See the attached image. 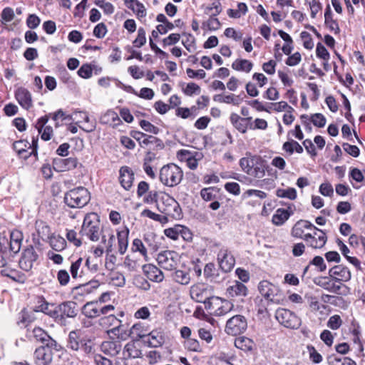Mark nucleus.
<instances>
[{"instance_id": "1", "label": "nucleus", "mask_w": 365, "mask_h": 365, "mask_svg": "<svg viewBox=\"0 0 365 365\" xmlns=\"http://www.w3.org/2000/svg\"><path fill=\"white\" fill-rule=\"evenodd\" d=\"M242 170L248 175L255 178H262L267 169L266 161L260 156L250 155L240 160Z\"/></svg>"}, {"instance_id": "2", "label": "nucleus", "mask_w": 365, "mask_h": 365, "mask_svg": "<svg viewBox=\"0 0 365 365\" xmlns=\"http://www.w3.org/2000/svg\"><path fill=\"white\" fill-rule=\"evenodd\" d=\"M103 227H101L100 217L96 212L86 215L81 227V233L86 236L90 240L97 242L100 239Z\"/></svg>"}, {"instance_id": "3", "label": "nucleus", "mask_w": 365, "mask_h": 365, "mask_svg": "<svg viewBox=\"0 0 365 365\" xmlns=\"http://www.w3.org/2000/svg\"><path fill=\"white\" fill-rule=\"evenodd\" d=\"M182 178V169L174 163L165 165L160 170V181L165 186H176L181 182Z\"/></svg>"}, {"instance_id": "4", "label": "nucleus", "mask_w": 365, "mask_h": 365, "mask_svg": "<svg viewBox=\"0 0 365 365\" xmlns=\"http://www.w3.org/2000/svg\"><path fill=\"white\" fill-rule=\"evenodd\" d=\"M90 200V192L83 187H78L69 190L64 197L65 203L72 208L83 207L89 202Z\"/></svg>"}, {"instance_id": "5", "label": "nucleus", "mask_w": 365, "mask_h": 365, "mask_svg": "<svg viewBox=\"0 0 365 365\" xmlns=\"http://www.w3.org/2000/svg\"><path fill=\"white\" fill-rule=\"evenodd\" d=\"M158 210L165 214L166 217L179 219L182 216V210L179 203L168 194L163 193L157 203Z\"/></svg>"}, {"instance_id": "6", "label": "nucleus", "mask_w": 365, "mask_h": 365, "mask_svg": "<svg viewBox=\"0 0 365 365\" xmlns=\"http://www.w3.org/2000/svg\"><path fill=\"white\" fill-rule=\"evenodd\" d=\"M205 309L210 314L223 316L230 312L234 307L232 302L218 297L212 296L210 301L205 302Z\"/></svg>"}, {"instance_id": "7", "label": "nucleus", "mask_w": 365, "mask_h": 365, "mask_svg": "<svg viewBox=\"0 0 365 365\" xmlns=\"http://www.w3.org/2000/svg\"><path fill=\"white\" fill-rule=\"evenodd\" d=\"M120 321L113 314H108L101 317L98 320V324L103 329H107L111 326L114 327L107 332L108 334H113L116 336L118 339L125 340L128 336V334L123 331L122 326H120Z\"/></svg>"}, {"instance_id": "8", "label": "nucleus", "mask_w": 365, "mask_h": 365, "mask_svg": "<svg viewBox=\"0 0 365 365\" xmlns=\"http://www.w3.org/2000/svg\"><path fill=\"white\" fill-rule=\"evenodd\" d=\"M260 294L268 301L279 304L283 300V294L279 288L267 280H262L258 285Z\"/></svg>"}, {"instance_id": "9", "label": "nucleus", "mask_w": 365, "mask_h": 365, "mask_svg": "<svg viewBox=\"0 0 365 365\" xmlns=\"http://www.w3.org/2000/svg\"><path fill=\"white\" fill-rule=\"evenodd\" d=\"M92 342L89 339L82 338L80 331H71L68 334V347L73 351L81 349L85 354H88L93 351Z\"/></svg>"}, {"instance_id": "10", "label": "nucleus", "mask_w": 365, "mask_h": 365, "mask_svg": "<svg viewBox=\"0 0 365 365\" xmlns=\"http://www.w3.org/2000/svg\"><path fill=\"white\" fill-rule=\"evenodd\" d=\"M275 318L286 328L297 329L301 324L300 319L289 309L279 308L276 311Z\"/></svg>"}, {"instance_id": "11", "label": "nucleus", "mask_w": 365, "mask_h": 365, "mask_svg": "<svg viewBox=\"0 0 365 365\" xmlns=\"http://www.w3.org/2000/svg\"><path fill=\"white\" fill-rule=\"evenodd\" d=\"M248 289L241 282L235 281L232 284L227 287L225 296L231 302H242L243 298L247 296Z\"/></svg>"}, {"instance_id": "12", "label": "nucleus", "mask_w": 365, "mask_h": 365, "mask_svg": "<svg viewBox=\"0 0 365 365\" xmlns=\"http://www.w3.org/2000/svg\"><path fill=\"white\" fill-rule=\"evenodd\" d=\"M247 327V322L245 317L237 314L227 320L225 327V331L232 336H236L244 332Z\"/></svg>"}, {"instance_id": "13", "label": "nucleus", "mask_w": 365, "mask_h": 365, "mask_svg": "<svg viewBox=\"0 0 365 365\" xmlns=\"http://www.w3.org/2000/svg\"><path fill=\"white\" fill-rule=\"evenodd\" d=\"M158 264L167 270H173L176 268L179 261L178 254L173 250H164L160 252L157 257Z\"/></svg>"}, {"instance_id": "14", "label": "nucleus", "mask_w": 365, "mask_h": 365, "mask_svg": "<svg viewBox=\"0 0 365 365\" xmlns=\"http://www.w3.org/2000/svg\"><path fill=\"white\" fill-rule=\"evenodd\" d=\"M31 337L34 338L36 341H39L44 344V346L59 351L61 346L52 339L43 329L35 327L32 331Z\"/></svg>"}, {"instance_id": "15", "label": "nucleus", "mask_w": 365, "mask_h": 365, "mask_svg": "<svg viewBox=\"0 0 365 365\" xmlns=\"http://www.w3.org/2000/svg\"><path fill=\"white\" fill-rule=\"evenodd\" d=\"M312 230H314L313 234L307 233L304 235V240L314 249L323 247L327 240L326 233L315 226L312 227Z\"/></svg>"}, {"instance_id": "16", "label": "nucleus", "mask_w": 365, "mask_h": 365, "mask_svg": "<svg viewBox=\"0 0 365 365\" xmlns=\"http://www.w3.org/2000/svg\"><path fill=\"white\" fill-rule=\"evenodd\" d=\"M38 255L31 245L24 250L21 257L19 260V266L24 271H29L32 269L34 263L37 260Z\"/></svg>"}, {"instance_id": "17", "label": "nucleus", "mask_w": 365, "mask_h": 365, "mask_svg": "<svg viewBox=\"0 0 365 365\" xmlns=\"http://www.w3.org/2000/svg\"><path fill=\"white\" fill-rule=\"evenodd\" d=\"M314 283L327 291L336 294H341V289L342 287H346L343 284H339L336 280H334L329 275V277L316 278Z\"/></svg>"}, {"instance_id": "18", "label": "nucleus", "mask_w": 365, "mask_h": 365, "mask_svg": "<svg viewBox=\"0 0 365 365\" xmlns=\"http://www.w3.org/2000/svg\"><path fill=\"white\" fill-rule=\"evenodd\" d=\"M190 297L197 302L204 303L210 301L211 296L210 291L208 288L202 284H196L190 287Z\"/></svg>"}, {"instance_id": "19", "label": "nucleus", "mask_w": 365, "mask_h": 365, "mask_svg": "<svg viewBox=\"0 0 365 365\" xmlns=\"http://www.w3.org/2000/svg\"><path fill=\"white\" fill-rule=\"evenodd\" d=\"M81 164L79 163L78 159L75 157H70L68 158H56L53 160V168L58 173L66 172L73 170Z\"/></svg>"}, {"instance_id": "20", "label": "nucleus", "mask_w": 365, "mask_h": 365, "mask_svg": "<svg viewBox=\"0 0 365 365\" xmlns=\"http://www.w3.org/2000/svg\"><path fill=\"white\" fill-rule=\"evenodd\" d=\"M220 268L224 272H230L235 266V259L227 248H221L217 254Z\"/></svg>"}, {"instance_id": "21", "label": "nucleus", "mask_w": 365, "mask_h": 365, "mask_svg": "<svg viewBox=\"0 0 365 365\" xmlns=\"http://www.w3.org/2000/svg\"><path fill=\"white\" fill-rule=\"evenodd\" d=\"M329 275L334 280H336L339 284L349 282L351 278L350 270L345 266L339 264L336 265L329 270Z\"/></svg>"}, {"instance_id": "22", "label": "nucleus", "mask_w": 365, "mask_h": 365, "mask_svg": "<svg viewBox=\"0 0 365 365\" xmlns=\"http://www.w3.org/2000/svg\"><path fill=\"white\" fill-rule=\"evenodd\" d=\"M49 349L50 348L44 346H41L36 349L34 357L36 365L51 364L53 359V354Z\"/></svg>"}, {"instance_id": "23", "label": "nucleus", "mask_w": 365, "mask_h": 365, "mask_svg": "<svg viewBox=\"0 0 365 365\" xmlns=\"http://www.w3.org/2000/svg\"><path fill=\"white\" fill-rule=\"evenodd\" d=\"M41 230L49 237V244L55 251L61 252L66 248V241L63 237L58 235H53L49 237L50 227L46 225H43Z\"/></svg>"}, {"instance_id": "24", "label": "nucleus", "mask_w": 365, "mask_h": 365, "mask_svg": "<svg viewBox=\"0 0 365 365\" xmlns=\"http://www.w3.org/2000/svg\"><path fill=\"white\" fill-rule=\"evenodd\" d=\"M119 181L121 186L125 190H129L133 186L134 180L133 171L128 166H123L119 170Z\"/></svg>"}, {"instance_id": "25", "label": "nucleus", "mask_w": 365, "mask_h": 365, "mask_svg": "<svg viewBox=\"0 0 365 365\" xmlns=\"http://www.w3.org/2000/svg\"><path fill=\"white\" fill-rule=\"evenodd\" d=\"M15 97L20 106L29 110L33 106L31 93L25 88L20 87L15 92Z\"/></svg>"}, {"instance_id": "26", "label": "nucleus", "mask_w": 365, "mask_h": 365, "mask_svg": "<svg viewBox=\"0 0 365 365\" xmlns=\"http://www.w3.org/2000/svg\"><path fill=\"white\" fill-rule=\"evenodd\" d=\"M122 349V344L120 341L110 340L103 341L101 345V350L107 355L116 356Z\"/></svg>"}, {"instance_id": "27", "label": "nucleus", "mask_w": 365, "mask_h": 365, "mask_svg": "<svg viewBox=\"0 0 365 365\" xmlns=\"http://www.w3.org/2000/svg\"><path fill=\"white\" fill-rule=\"evenodd\" d=\"M143 270L146 277L153 282H161L164 279L163 272L155 265L151 264L143 265Z\"/></svg>"}, {"instance_id": "28", "label": "nucleus", "mask_w": 365, "mask_h": 365, "mask_svg": "<svg viewBox=\"0 0 365 365\" xmlns=\"http://www.w3.org/2000/svg\"><path fill=\"white\" fill-rule=\"evenodd\" d=\"M23 239V233L21 231L18 230H14L12 232H11L10 241H9L8 245L10 251L14 252V254L18 253L20 251Z\"/></svg>"}, {"instance_id": "29", "label": "nucleus", "mask_w": 365, "mask_h": 365, "mask_svg": "<svg viewBox=\"0 0 365 365\" xmlns=\"http://www.w3.org/2000/svg\"><path fill=\"white\" fill-rule=\"evenodd\" d=\"M123 354L126 358H140L141 357L142 352L140 349V344L138 341H130L124 346Z\"/></svg>"}, {"instance_id": "30", "label": "nucleus", "mask_w": 365, "mask_h": 365, "mask_svg": "<svg viewBox=\"0 0 365 365\" xmlns=\"http://www.w3.org/2000/svg\"><path fill=\"white\" fill-rule=\"evenodd\" d=\"M314 225L307 220H300L297 221L292 229V235L296 238L304 239V230H312Z\"/></svg>"}, {"instance_id": "31", "label": "nucleus", "mask_w": 365, "mask_h": 365, "mask_svg": "<svg viewBox=\"0 0 365 365\" xmlns=\"http://www.w3.org/2000/svg\"><path fill=\"white\" fill-rule=\"evenodd\" d=\"M76 303L73 301H67L58 304L59 312L61 313L63 319L65 317L73 318L77 315Z\"/></svg>"}, {"instance_id": "32", "label": "nucleus", "mask_w": 365, "mask_h": 365, "mask_svg": "<svg viewBox=\"0 0 365 365\" xmlns=\"http://www.w3.org/2000/svg\"><path fill=\"white\" fill-rule=\"evenodd\" d=\"M251 118H242L237 113H232L230 120L232 125L240 133H245L248 128V121Z\"/></svg>"}, {"instance_id": "33", "label": "nucleus", "mask_w": 365, "mask_h": 365, "mask_svg": "<svg viewBox=\"0 0 365 365\" xmlns=\"http://www.w3.org/2000/svg\"><path fill=\"white\" fill-rule=\"evenodd\" d=\"M148 336V344L150 347H160L165 343V336L162 331L155 329L147 334Z\"/></svg>"}, {"instance_id": "34", "label": "nucleus", "mask_w": 365, "mask_h": 365, "mask_svg": "<svg viewBox=\"0 0 365 365\" xmlns=\"http://www.w3.org/2000/svg\"><path fill=\"white\" fill-rule=\"evenodd\" d=\"M70 272L73 279L82 278L88 273L84 269V263L82 257H79L71 263Z\"/></svg>"}, {"instance_id": "35", "label": "nucleus", "mask_w": 365, "mask_h": 365, "mask_svg": "<svg viewBox=\"0 0 365 365\" xmlns=\"http://www.w3.org/2000/svg\"><path fill=\"white\" fill-rule=\"evenodd\" d=\"M129 230L125 227L117 232V238L118 242V252L120 255L125 254L128 245Z\"/></svg>"}, {"instance_id": "36", "label": "nucleus", "mask_w": 365, "mask_h": 365, "mask_svg": "<svg viewBox=\"0 0 365 365\" xmlns=\"http://www.w3.org/2000/svg\"><path fill=\"white\" fill-rule=\"evenodd\" d=\"M125 5L131 9L138 19L146 16V9L138 0H124Z\"/></svg>"}, {"instance_id": "37", "label": "nucleus", "mask_w": 365, "mask_h": 365, "mask_svg": "<svg viewBox=\"0 0 365 365\" xmlns=\"http://www.w3.org/2000/svg\"><path fill=\"white\" fill-rule=\"evenodd\" d=\"M292 213V211H289L288 210L279 208L273 215L272 221L273 224L275 225H282L289 218Z\"/></svg>"}, {"instance_id": "38", "label": "nucleus", "mask_w": 365, "mask_h": 365, "mask_svg": "<svg viewBox=\"0 0 365 365\" xmlns=\"http://www.w3.org/2000/svg\"><path fill=\"white\" fill-rule=\"evenodd\" d=\"M98 302H88L81 309L82 314L87 318L93 319L98 317Z\"/></svg>"}, {"instance_id": "39", "label": "nucleus", "mask_w": 365, "mask_h": 365, "mask_svg": "<svg viewBox=\"0 0 365 365\" xmlns=\"http://www.w3.org/2000/svg\"><path fill=\"white\" fill-rule=\"evenodd\" d=\"M253 67V64L251 61L246 59H236L232 63V68L237 71H244L249 73Z\"/></svg>"}, {"instance_id": "40", "label": "nucleus", "mask_w": 365, "mask_h": 365, "mask_svg": "<svg viewBox=\"0 0 365 365\" xmlns=\"http://www.w3.org/2000/svg\"><path fill=\"white\" fill-rule=\"evenodd\" d=\"M235 346L245 351H251L254 346V342L252 339L242 336L238 337L235 340Z\"/></svg>"}, {"instance_id": "41", "label": "nucleus", "mask_w": 365, "mask_h": 365, "mask_svg": "<svg viewBox=\"0 0 365 365\" xmlns=\"http://www.w3.org/2000/svg\"><path fill=\"white\" fill-rule=\"evenodd\" d=\"M120 121V118L116 112L113 110H108L100 118L101 124H118Z\"/></svg>"}, {"instance_id": "42", "label": "nucleus", "mask_w": 365, "mask_h": 365, "mask_svg": "<svg viewBox=\"0 0 365 365\" xmlns=\"http://www.w3.org/2000/svg\"><path fill=\"white\" fill-rule=\"evenodd\" d=\"M9 245V240L4 235L0 234V267H4L7 264L5 258Z\"/></svg>"}, {"instance_id": "43", "label": "nucleus", "mask_w": 365, "mask_h": 365, "mask_svg": "<svg viewBox=\"0 0 365 365\" xmlns=\"http://www.w3.org/2000/svg\"><path fill=\"white\" fill-rule=\"evenodd\" d=\"M50 116H51L52 119L56 121V127L59 126V123L58 122V119H61L62 120H74L75 115L73 113L71 115H67L65 112H63L61 109L58 110L53 113H50Z\"/></svg>"}, {"instance_id": "44", "label": "nucleus", "mask_w": 365, "mask_h": 365, "mask_svg": "<svg viewBox=\"0 0 365 365\" xmlns=\"http://www.w3.org/2000/svg\"><path fill=\"white\" fill-rule=\"evenodd\" d=\"M174 280L181 284L186 285L190 282V274L183 270H176L173 274Z\"/></svg>"}, {"instance_id": "45", "label": "nucleus", "mask_w": 365, "mask_h": 365, "mask_svg": "<svg viewBox=\"0 0 365 365\" xmlns=\"http://www.w3.org/2000/svg\"><path fill=\"white\" fill-rule=\"evenodd\" d=\"M276 195L279 197L287 198L293 200L297 198V190L293 187H289L287 189L279 188L276 191Z\"/></svg>"}, {"instance_id": "46", "label": "nucleus", "mask_w": 365, "mask_h": 365, "mask_svg": "<svg viewBox=\"0 0 365 365\" xmlns=\"http://www.w3.org/2000/svg\"><path fill=\"white\" fill-rule=\"evenodd\" d=\"M131 250L134 252H140L145 259L148 258L147 248L145 244L140 239H134L131 246Z\"/></svg>"}, {"instance_id": "47", "label": "nucleus", "mask_w": 365, "mask_h": 365, "mask_svg": "<svg viewBox=\"0 0 365 365\" xmlns=\"http://www.w3.org/2000/svg\"><path fill=\"white\" fill-rule=\"evenodd\" d=\"M141 217H146L150 219L153 220L154 221L159 222H165L168 220V218L166 216H162L159 214L155 213L150 210L149 209H145L143 210L140 213Z\"/></svg>"}, {"instance_id": "48", "label": "nucleus", "mask_w": 365, "mask_h": 365, "mask_svg": "<svg viewBox=\"0 0 365 365\" xmlns=\"http://www.w3.org/2000/svg\"><path fill=\"white\" fill-rule=\"evenodd\" d=\"M143 240L150 250L155 252L159 248L158 243L155 242V235L154 233L149 232L145 234Z\"/></svg>"}, {"instance_id": "49", "label": "nucleus", "mask_w": 365, "mask_h": 365, "mask_svg": "<svg viewBox=\"0 0 365 365\" xmlns=\"http://www.w3.org/2000/svg\"><path fill=\"white\" fill-rule=\"evenodd\" d=\"M217 189L214 187L202 188L200 191L201 197L205 201H211L216 198Z\"/></svg>"}, {"instance_id": "50", "label": "nucleus", "mask_w": 365, "mask_h": 365, "mask_svg": "<svg viewBox=\"0 0 365 365\" xmlns=\"http://www.w3.org/2000/svg\"><path fill=\"white\" fill-rule=\"evenodd\" d=\"M84 267L87 268L86 272L93 274L96 273L99 269V266L95 259H92L88 257L86 258L84 262Z\"/></svg>"}, {"instance_id": "51", "label": "nucleus", "mask_w": 365, "mask_h": 365, "mask_svg": "<svg viewBox=\"0 0 365 365\" xmlns=\"http://www.w3.org/2000/svg\"><path fill=\"white\" fill-rule=\"evenodd\" d=\"M146 33L143 28L140 27L138 30V36L133 41L135 47L140 48L146 43Z\"/></svg>"}, {"instance_id": "52", "label": "nucleus", "mask_w": 365, "mask_h": 365, "mask_svg": "<svg viewBox=\"0 0 365 365\" xmlns=\"http://www.w3.org/2000/svg\"><path fill=\"white\" fill-rule=\"evenodd\" d=\"M149 144H155L161 148L163 147V143L161 140L153 135H148L145 134V137L142 141H140V146L148 145Z\"/></svg>"}, {"instance_id": "53", "label": "nucleus", "mask_w": 365, "mask_h": 365, "mask_svg": "<svg viewBox=\"0 0 365 365\" xmlns=\"http://www.w3.org/2000/svg\"><path fill=\"white\" fill-rule=\"evenodd\" d=\"M106 236H108V242L106 243V253L109 255L113 251V243L115 240V237L113 230L110 227H106Z\"/></svg>"}, {"instance_id": "54", "label": "nucleus", "mask_w": 365, "mask_h": 365, "mask_svg": "<svg viewBox=\"0 0 365 365\" xmlns=\"http://www.w3.org/2000/svg\"><path fill=\"white\" fill-rule=\"evenodd\" d=\"M311 122L318 128H323L326 124V118L322 113H315L310 117Z\"/></svg>"}, {"instance_id": "55", "label": "nucleus", "mask_w": 365, "mask_h": 365, "mask_svg": "<svg viewBox=\"0 0 365 365\" xmlns=\"http://www.w3.org/2000/svg\"><path fill=\"white\" fill-rule=\"evenodd\" d=\"M311 10V17L314 19L317 14L322 9V4L318 0H306Z\"/></svg>"}, {"instance_id": "56", "label": "nucleus", "mask_w": 365, "mask_h": 365, "mask_svg": "<svg viewBox=\"0 0 365 365\" xmlns=\"http://www.w3.org/2000/svg\"><path fill=\"white\" fill-rule=\"evenodd\" d=\"M341 324L342 320L340 316L337 314L331 316L327 322V327L333 330L338 329Z\"/></svg>"}, {"instance_id": "57", "label": "nucleus", "mask_w": 365, "mask_h": 365, "mask_svg": "<svg viewBox=\"0 0 365 365\" xmlns=\"http://www.w3.org/2000/svg\"><path fill=\"white\" fill-rule=\"evenodd\" d=\"M26 24L30 29H35L40 25L41 19L36 14H29Z\"/></svg>"}, {"instance_id": "58", "label": "nucleus", "mask_w": 365, "mask_h": 365, "mask_svg": "<svg viewBox=\"0 0 365 365\" xmlns=\"http://www.w3.org/2000/svg\"><path fill=\"white\" fill-rule=\"evenodd\" d=\"M140 126L146 132L153 133V134H158L160 131V129L153 125L151 123H150L148 120H141L140 121Z\"/></svg>"}, {"instance_id": "59", "label": "nucleus", "mask_w": 365, "mask_h": 365, "mask_svg": "<svg viewBox=\"0 0 365 365\" xmlns=\"http://www.w3.org/2000/svg\"><path fill=\"white\" fill-rule=\"evenodd\" d=\"M216 268L214 263H208L204 267V276L207 279L213 280L216 278Z\"/></svg>"}, {"instance_id": "60", "label": "nucleus", "mask_w": 365, "mask_h": 365, "mask_svg": "<svg viewBox=\"0 0 365 365\" xmlns=\"http://www.w3.org/2000/svg\"><path fill=\"white\" fill-rule=\"evenodd\" d=\"M317 56L324 61H329L330 55L327 49L321 43H318L316 48Z\"/></svg>"}, {"instance_id": "61", "label": "nucleus", "mask_w": 365, "mask_h": 365, "mask_svg": "<svg viewBox=\"0 0 365 365\" xmlns=\"http://www.w3.org/2000/svg\"><path fill=\"white\" fill-rule=\"evenodd\" d=\"M53 307V304H49L44 299H41L38 302V305L36 307L34 310L36 312H41L48 315V312L51 311V308Z\"/></svg>"}, {"instance_id": "62", "label": "nucleus", "mask_w": 365, "mask_h": 365, "mask_svg": "<svg viewBox=\"0 0 365 365\" xmlns=\"http://www.w3.org/2000/svg\"><path fill=\"white\" fill-rule=\"evenodd\" d=\"M242 101L243 98L240 96H235L232 93L225 96V98L223 99L224 103L232 104L234 106L240 105Z\"/></svg>"}, {"instance_id": "63", "label": "nucleus", "mask_w": 365, "mask_h": 365, "mask_svg": "<svg viewBox=\"0 0 365 365\" xmlns=\"http://www.w3.org/2000/svg\"><path fill=\"white\" fill-rule=\"evenodd\" d=\"M179 237H181L184 240L190 242L192 240V233L190 230L185 226L178 225Z\"/></svg>"}, {"instance_id": "64", "label": "nucleus", "mask_w": 365, "mask_h": 365, "mask_svg": "<svg viewBox=\"0 0 365 365\" xmlns=\"http://www.w3.org/2000/svg\"><path fill=\"white\" fill-rule=\"evenodd\" d=\"M57 280L61 286H66L70 281V276L66 269H61L57 273Z\"/></svg>"}]
</instances>
